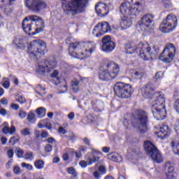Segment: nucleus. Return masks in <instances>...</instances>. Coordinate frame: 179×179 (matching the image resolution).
I'll use <instances>...</instances> for the list:
<instances>
[{
	"instance_id": "1",
	"label": "nucleus",
	"mask_w": 179,
	"mask_h": 179,
	"mask_svg": "<svg viewBox=\"0 0 179 179\" xmlns=\"http://www.w3.org/2000/svg\"><path fill=\"white\" fill-rule=\"evenodd\" d=\"M125 51L127 54H134V52H139V57L144 61H149V59H155L159 55V48L153 46L152 48L148 43H143L140 42L136 47L134 45L127 43L125 45Z\"/></svg>"
},
{
	"instance_id": "2",
	"label": "nucleus",
	"mask_w": 179,
	"mask_h": 179,
	"mask_svg": "<svg viewBox=\"0 0 179 179\" xmlns=\"http://www.w3.org/2000/svg\"><path fill=\"white\" fill-rule=\"evenodd\" d=\"M96 48L94 42H75L69 43V54L71 57L83 59L92 55Z\"/></svg>"
},
{
	"instance_id": "3",
	"label": "nucleus",
	"mask_w": 179,
	"mask_h": 179,
	"mask_svg": "<svg viewBox=\"0 0 179 179\" xmlns=\"http://www.w3.org/2000/svg\"><path fill=\"white\" fill-rule=\"evenodd\" d=\"M22 27L24 33L30 34L31 32V36H36L44 30L45 24L43 18L34 15H29L23 20Z\"/></svg>"
},
{
	"instance_id": "4",
	"label": "nucleus",
	"mask_w": 179,
	"mask_h": 179,
	"mask_svg": "<svg viewBox=\"0 0 179 179\" xmlns=\"http://www.w3.org/2000/svg\"><path fill=\"white\" fill-rule=\"evenodd\" d=\"M151 104V111L157 120H163L166 114V96L163 92H158L153 94L150 100H148Z\"/></svg>"
},
{
	"instance_id": "5",
	"label": "nucleus",
	"mask_w": 179,
	"mask_h": 179,
	"mask_svg": "<svg viewBox=\"0 0 179 179\" xmlns=\"http://www.w3.org/2000/svg\"><path fill=\"white\" fill-rule=\"evenodd\" d=\"M89 0H62V7L66 15L72 16L83 13Z\"/></svg>"
},
{
	"instance_id": "6",
	"label": "nucleus",
	"mask_w": 179,
	"mask_h": 179,
	"mask_svg": "<svg viewBox=\"0 0 179 179\" xmlns=\"http://www.w3.org/2000/svg\"><path fill=\"white\" fill-rule=\"evenodd\" d=\"M131 125L138 129L141 134L148 132L149 129V117L148 112L142 110H136L131 115Z\"/></svg>"
},
{
	"instance_id": "7",
	"label": "nucleus",
	"mask_w": 179,
	"mask_h": 179,
	"mask_svg": "<svg viewBox=\"0 0 179 179\" xmlns=\"http://www.w3.org/2000/svg\"><path fill=\"white\" fill-rule=\"evenodd\" d=\"M120 73V66L114 62H108L103 66V71L99 72L100 80H113Z\"/></svg>"
},
{
	"instance_id": "8",
	"label": "nucleus",
	"mask_w": 179,
	"mask_h": 179,
	"mask_svg": "<svg viewBox=\"0 0 179 179\" xmlns=\"http://www.w3.org/2000/svg\"><path fill=\"white\" fill-rule=\"evenodd\" d=\"M143 0H125L120 6L122 15L136 16L139 15V8H142Z\"/></svg>"
},
{
	"instance_id": "9",
	"label": "nucleus",
	"mask_w": 179,
	"mask_h": 179,
	"mask_svg": "<svg viewBox=\"0 0 179 179\" xmlns=\"http://www.w3.org/2000/svg\"><path fill=\"white\" fill-rule=\"evenodd\" d=\"M47 52V45L42 40H34L28 46V53L31 58H40Z\"/></svg>"
},
{
	"instance_id": "10",
	"label": "nucleus",
	"mask_w": 179,
	"mask_h": 179,
	"mask_svg": "<svg viewBox=\"0 0 179 179\" xmlns=\"http://www.w3.org/2000/svg\"><path fill=\"white\" fill-rule=\"evenodd\" d=\"M113 89L115 94L120 99H129L134 92L132 85L122 82L117 83Z\"/></svg>"
},
{
	"instance_id": "11",
	"label": "nucleus",
	"mask_w": 179,
	"mask_h": 179,
	"mask_svg": "<svg viewBox=\"0 0 179 179\" xmlns=\"http://www.w3.org/2000/svg\"><path fill=\"white\" fill-rule=\"evenodd\" d=\"M177 17L174 14H169L160 24L159 29L162 33H170L177 27Z\"/></svg>"
},
{
	"instance_id": "12",
	"label": "nucleus",
	"mask_w": 179,
	"mask_h": 179,
	"mask_svg": "<svg viewBox=\"0 0 179 179\" xmlns=\"http://www.w3.org/2000/svg\"><path fill=\"white\" fill-rule=\"evenodd\" d=\"M144 149L147 155L151 157L153 162H155V163H162L163 162L162 154L152 142L149 141H145L144 143Z\"/></svg>"
},
{
	"instance_id": "13",
	"label": "nucleus",
	"mask_w": 179,
	"mask_h": 179,
	"mask_svg": "<svg viewBox=\"0 0 179 179\" xmlns=\"http://www.w3.org/2000/svg\"><path fill=\"white\" fill-rule=\"evenodd\" d=\"M176 55V46L173 43H167L164 48V50L159 57V59L165 62V64H170L172 62Z\"/></svg>"
},
{
	"instance_id": "14",
	"label": "nucleus",
	"mask_w": 179,
	"mask_h": 179,
	"mask_svg": "<svg viewBox=\"0 0 179 179\" xmlns=\"http://www.w3.org/2000/svg\"><path fill=\"white\" fill-rule=\"evenodd\" d=\"M24 6L28 10L34 13H40L41 10L47 9V3L43 0H25Z\"/></svg>"
},
{
	"instance_id": "15",
	"label": "nucleus",
	"mask_w": 179,
	"mask_h": 179,
	"mask_svg": "<svg viewBox=\"0 0 179 179\" xmlns=\"http://www.w3.org/2000/svg\"><path fill=\"white\" fill-rule=\"evenodd\" d=\"M55 68H57V60L55 57H50L44 61L43 64L38 66L36 71L39 75H43L45 73H50Z\"/></svg>"
},
{
	"instance_id": "16",
	"label": "nucleus",
	"mask_w": 179,
	"mask_h": 179,
	"mask_svg": "<svg viewBox=\"0 0 179 179\" xmlns=\"http://www.w3.org/2000/svg\"><path fill=\"white\" fill-rule=\"evenodd\" d=\"M91 150L92 157L89 156V154H87L85 157L86 161L82 160L79 162L80 167H82L83 169L87 167V164H93V163H96V162H99V160L100 159V157L99 156L101 155V152L94 150L93 148H92Z\"/></svg>"
},
{
	"instance_id": "17",
	"label": "nucleus",
	"mask_w": 179,
	"mask_h": 179,
	"mask_svg": "<svg viewBox=\"0 0 179 179\" xmlns=\"http://www.w3.org/2000/svg\"><path fill=\"white\" fill-rule=\"evenodd\" d=\"M138 24L143 30L152 29L155 24V15L152 14H146L143 15L139 21Z\"/></svg>"
},
{
	"instance_id": "18",
	"label": "nucleus",
	"mask_w": 179,
	"mask_h": 179,
	"mask_svg": "<svg viewBox=\"0 0 179 179\" xmlns=\"http://www.w3.org/2000/svg\"><path fill=\"white\" fill-rule=\"evenodd\" d=\"M101 50L104 52H111L115 50V43L111 40L110 36H105L102 38Z\"/></svg>"
},
{
	"instance_id": "19",
	"label": "nucleus",
	"mask_w": 179,
	"mask_h": 179,
	"mask_svg": "<svg viewBox=\"0 0 179 179\" xmlns=\"http://www.w3.org/2000/svg\"><path fill=\"white\" fill-rule=\"evenodd\" d=\"M94 30V31H98V33L96 34V37H101L104 33H108V31H111V27L108 22H103L98 23L95 26Z\"/></svg>"
},
{
	"instance_id": "20",
	"label": "nucleus",
	"mask_w": 179,
	"mask_h": 179,
	"mask_svg": "<svg viewBox=\"0 0 179 179\" xmlns=\"http://www.w3.org/2000/svg\"><path fill=\"white\" fill-rule=\"evenodd\" d=\"M58 75H59L58 70H54L50 76L51 78L57 79L58 85H59V83L61 84L59 85L61 89L60 93H66V92H68V85H66V81L63 77L58 78Z\"/></svg>"
},
{
	"instance_id": "21",
	"label": "nucleus",
	"mask_w": 179,
	"mask_h": 179,
	"mask_svg": "<svg viewBox=\"0 0 179 179\" xmlns=\"http://www.w3.org/2000/svg\"><path fill=\"white\" fill-rule=\"evenodd\" d=\"M175 131L179 134V120L175 124ZM173 153L179 156V136L173 138L171 143Z\"/></svg>"
},
{
	"instance_id": "22",
	"label": "nucleus",
	"mask_w": 179,
	"mask_h": 179,
	"mask_svg": "<svg viewBox=\"0 0 179 179\" xmlns=\"http://www.w3.org/2000/svg\"><path fill=\"white\" fill-rule=\"evenodd\" d=\"M13 43L16 47V48H18L19 50H23L26 48L27 41L24 36H17L13 38Z\"/></svg>"
},
{
	"instance_id": "23",
	"label": "nucleus",
	"mask_w": 179,
	"mask_h": 179,
	"mask_svg": "<svg viewBox=\"0 0 179 179\" xmlns=\"http://www.w3.org/2000/svg\"><path fill=\"white\" fill-rule=\"evenodd\" d=\"M95 10L99 16L103 17L108 15V7L104 3H98L95 6Z\"/></svg>"
},
{
	"instance_id": "24",
	"label": "nucleus",
	"mask_w": 179,
	"mask_h": 179,
	"mask_svg": "<svg viewBox=\"0 0 179 179\" xmlns=\"http://www.w3.org/2000/svg\"><path fill=\"white\" fill-rule=\"evenodd\" d=\"M156 135H157L158 138L161 139H164L170 135V129L169 126L166 124H163L161 126L158 130V131L155 132Z\"/></svg>"
},
{
	"instance_id": "25",
	"label": "nucleus",
	"mask_w": 179,
	"mask_h": 179,
	"mask_svg": "<svg viewBox=\"0 0 179 179\" xmlns=\"http://www.w3.org/2000/svg\"><path fill=\"white\" fill-rule=\"evenodd\" d=\"M131 26H132V21L131 20V18L127 17V15H124V16L121 17L120 20V27H121L122 30L129 29Z\"/></svg>"
},
{
	"instance_id": "26",
	"label": "nucleus",
	"mask_w": 179,
	"mask_h": 179,
	"mask_svg": "<svg viewBox=\"0 0 179 179\" xmlns=\"http://www.w3.org/2000/svg\"><path fill=\"white\" fill-rule=\"evenodd\" d=\"M153 86L151 84H148L145 85V87L143 89L144 97H145V99H148V100H150V99L153 97Z\"/></svg>"
},
{
	"instance_id": "27",
	"label": "nucleus",
	"mask_w": 179,
	"mask_h": 179,
	"mask_svg": "<svg viewBox=\"0 0 179 179\" xmlns=\"http://www.w3.org/2000/svg\"><path fill=\"white\" fill-rule=\"evenodd\" d=\"M108 159H109V160H112V162H116L117 163H121V162H122V157L117 152L108 154Z\"/></svg>"
},
{
	"instance_id": "28",
	"label": "nucleus",
	"mask_w": 179,
	"mask_h": 179,
	"mask_svg": "<svg viewBox=\"0 0 179 179\" xmlns=\"http://www.w3.org/2000/svg\"><path fill=\"white\" fill-rule=\"evenodd\" d=\"M3 125H5V127L3 128L2 131L6 135H8V134H9L10 135H13V134H15V132L16 131V128L15 127V126L9 127L6 126L8 125V123L6 122H4Z\"/></svg>"
},
{
	"instance_id": "29",
	"label": "nucleus",
	"mask_w": 179,
	"mask_h": 179,
	"mask_svg": "<svg viewBox=\"0 0 179 179\" xmlns=\"http://www.w3.org/2000/svg\"><path fill=\"white\" fill-rule=\"evenodd\" d=\"M47 121H48V119L41 120V122L38 123V127L40 128V129H43V128L52 129V127L51 126V123Z\"/></svg>"
},
{
	"instance_id": "30",
	"label": "nucleus",
	"mask_w": 179,
	"mask_h": 179,
	"mask_svg": "<svg viewBox=\"0 0 179 179\" xmlns=\"http://www.w3.org/2000/svg\"><path fill=\"white\" fill-rule=\"evenodd\" d=\"M165 170L168 171V173H166L167 177H171L173 173H174V166L170 162H166L165 164Z\"/></svg>"
},
{
	"instance_id": "31",
	"label": "nucleus",
	"mask_w": 179,
	"mask_h": 179,
	"mask_svg": "<svg viewBox=\"0 0 179 179\" xmlns=\"http://www.w3.org/2000/svg\"><path fill=\"white\" fill-rule=\"evenodd\" d=\"M71 87L74 93H78L79 90V80L71 81Z\"/></svg>"
},
{
	"instance_id": "32",
	"label": "nucleus",
	"mask_w": 179,
	"mask_h": 179,
	"mask_svg": "<svg viewBox=\"0 0 179 179\" xmlns=\"http://www.w3.org/2000/svg\"><path fill=\"white\" fill-rule=\"evenodd\" d=\"M24 159L29 162H31V160H34V154H33L31 151H28L24 155Z\"/></svg>"
},
{
	"instance_id": "33",
	"label": "nucleus",
	"mask_w": 179,
	"mask_h": 179,
	"mask_svg": "<svg viewBox=\"0 0 179 179\" xmlns=\"http://www.w3.org/2000/svg\"><path fill=\"white\" fill-rule=\"evenodd\" d=\"M27 120L29 122H31V124H34L36 122V115H34V113H33V111H30L28 113Z\"/></svg>"
},
{
	"instance_id": "34",
	"label": "nucleus",
	"mask_w": 179,
	"mask_h": 179,
	"mask_svg": "<svg viewBox=\"0 0 179 179\" xmlns=\"http://www.w3.org/2000/svg\"><path fill=\"white\" fill-rule=\"evenodd\" d=\"M34 166L38 170H41L42 169H44V161L36 160L34 162Z\"/></svg>"
},
{
	"instance_id": "35",
	"label": "nucleus",
	"mask_w": 179,
	"mask_h": 179,
	"mask_svg": "<svg viewBox=\"0 0 179 179\" xmlns=\"http://www.w3.org/2000/svg\"><path fill=\"white\" fill-rule=\"evenodd\" d=\"M36 114H38V117H41V118H43V117H45V108L43 107H41L39 108H37L36 110Z\"/></svg>"
},
{
	"instance_id": "36",
	"label": "nucleus",
	"mask_w": 179,
	"mask_h": 179,
	"mask_svg": "<svg viewBox=\"0 0 179 179\" xmlns=\"http://www.w3.org/2000/svg\"><path fill=\"white\" fill-rule=\"evenodd\" d=\"M41 92H45V87L38 84L36 87V94H38V96H41L43 97V94H41Z\"/></svg>"
},
{
	"instance_id": "37",
	"label": "nucleus",
	"mask_w": 179,
	"mask_h": 179,
	"mask_svg": "<svg viewBox=\"0 0 179 179\" xmlns=\"http://www.w3.org/2000/svg\"><path fill=\"white\" fill-rule=\"evenodd\" d=\"M15 153L18 159H22V157H24V156H23V155H24V151L20 149V148H17L15 149Z\"/></svg>"
},
{
	"instance_id": "38",
	"label": "nucleus",
	"mask_w": 179,
	"mask_h": 179,
	"mask_svg": "<svg viewBox=\"0 0 179 179\" xmlns=\"http://www.w3.org/2000/svg\"><path fill=\"white\" fill-rule=\"evenodd\" d=\"M20 138L17 136H13L10 138L8 143H10V146H13L15 143H17V141H20Z\"/></svg>"
},
{
	"instance_id": "39",
	"label": "nucleus",
	"mask_w": 179,
	"mask_h": 179,
	"mask_svg": "<svg viewBox=\"0 0 179 179\" xmlns=\"http://www.w3.org/2000/svg\"><path fill=\"white\" fill-rule=\"evenodd\" d=\"M132 76H133V78H134V79H142V78L143 76V73H142L141 71H134L132 73Z\"/></svg>"
},
{
	"instance_id": "40",
	"label": "nucleus",
	"mask_w": 179,
	"mask_h": 179,
	"mask_svg": "<svg viewBox=\"0 0 179 179\" xmlns=\"http://www.w3.org/2000/svg\"><path fill=\"white\" fill-rule=\"evenodd\" d=\"M15 100L20 104H24L26 103V99L23 96H17Z\"/></svg>"
},
{
	"instance_id": "41",
	"label": "nucleus",
	"mask_w": 179,
	"mask_h": 179,
	"mask_svg": "<svg viewBox=\"0 0 179 179\" xmlns=\"http://www.w3.org/2000/svg\"><path fill=\"white\" fill-rule=\"evenodd\" d=\"M66 171L69 174H71L73 177H76V176H77L76 171L75 170V168H73V167L67 168Z\"/></svg>"
},
{
	"instance_id": "42",
	"label": "nucleus",
	"mask_w": 179,
	"mask_h": 179,
	"mask_svg": "<svg viewBox=\"0 0 179 179\" xmlns=\"http://www.w3.org/2000/svg\"><path fill=\"white\" fill-rule=\"evenodd\" d=\"M21 166L22 167V169H27V170H33V166L30 164L22 162L21 164Z\"/></svg>"
},
{
	"instance_id": "43",
	"label": "nucleus",
	"mask_w": 179,
	"mask_h": 179,
	"mask_svg": "<svg viewBox=\"0 0 179 179\" xmlns=\"http://www.w3.org/2000/svg\"><path fill=\"white\" fill-rule=\"evenodd\" d=\"M173 108L176 110V113L179 114V99L175 101L173 103Z\"/></svg>"
},
{
	"instance_id": "44",
	"label": "nucleus",
	"mask_w": 179,
	"mask_h": 179,
	"mask_svg": "<svg viewBox=\"0 0 179 179\" xmlns=\"http://www.w3.org/2000/svg\"><path fill=\"white\" fill-rule=\"evenodd\" d=\"M18 115L20 118L23 120V118H26V117H27V113L24 112V110H20Z\"/></svg>"
},
{
	"instance_id": "45",
	"label": "nucleus",
	"mask_w": 179,
	"mask_h": 179,
	"mask_svg": "<svg viewBox=\"0 0 179 179\" xmlns=\"http://www.w3.org/2000/svg\"><path fill=\"white\" fill-rule=\"evenodd\" d=\"M92 176H93L94 178H95V179L101 178V174L100 173V172L99 171H96L93 172Z\"/></svg>"
},
{
	"instance_id": "46",
	"label": "nucleus",
	"mask_w": 179,
	"mask_h": 179,
	"mask_svg": "<svg viewBox=\"0 0 179 179\" xmlns=\"http://www.w3.org/2000/svg\"><path fill=\"white\" fill-rule=\"evenodd\" d=\"M13 172L17 174V176L22 174V170L18 166L14 167Z\"/></svg>"
},
{
	"instance_id": "47",
	"label": "nucleus",
	"mask_w": 179,
	"mask_h": 179,
	"mask_svg": "<svg viewBox=\"0 0 179 179\" xmlns=\"http://www.w3.org/2000/svg\"><path fill=\"white\" fill-rule=\"evenodd\" d=\"M2 86L4 89H9L10 87V83L8 80H6L2 83Z\"/></svg>"
},
{
	"instance_id": "48",
	"label": "nucleus",
	"mask_w": 179,
	"mask_h": 179,
	"mask_svg": "<svg viewBox=\"0 0 179 179\" xmlns=\"http://www.w3.org/2000/svg\"><path fill=\"white\" fill-rule=\"evenodd\" d=\"M162 2L164 5L165 8H170L171 6V1H170V0H162Z\"/></svg>"
},
{
	"instance_id": "49",
	"label": "nucleus",
	"mask_w": 179,
	"mask_h": 179,
	"mask_svg": "<svg viewBox=\"0 0 179 179\" xmlns=\"http://www.w3.org/2000/svg\"><path fill=\"white\" fill-rule=\"evenodd\" d=\"M9 112L6 111L5 108H1L0 109V115L3 117H5V115H9Z\"/></svg>"
},
{
	"instance_id": "50",
	"label": "nucleus",
	"mask_w": 179,
	"mask_h": 179,
	"mask_svg": "<svg viewBox=\"0 0 179 179\" xmlns=\"http://www.w3.org/2000/svg\"><path fill=\"white\" fill-rule=\"evenodd\" d=\"M21 133L24 136H26L30 134V129L25 128L21 131Z\"/></svg>"
},
{
	"instance_id": "51",
	"label": "nucleus",
	"mask_w": 179,
	"mask_h": 179,
	"mask_svg": "<svg viewBox=\"0 0 179 179\" xmlns=\"http://www.w3.org/2000/svg\"><path fill=\"white\" fill-rule=\"evenodd\" d=\"M122 124L125 128H128V127L130 125V122L128 120V119H123Z\"/></svg>"
},
{
	"instance_id": "52",
	"label": "nucleus",
	"mask_w": 179,
	"mask_h": 179,
	"mask_svg": "<svg viewBox=\"0 0 179 179\" xmlns=\"http://www.w3.org/2000/svg\"><path fill=\"white\" fill-rule=\"evenodd\" d=\"M86 150H87V148L83 146V145H80L78 147V152H80V153H85L86 152Z\"/></svg>"
},
{
	"instance_id": "53",
	"label": "nucleus",
	"mask_w": 179,
	"mask_h": 179,
	"mask_svg": "<svg viewBox=\"0 0 179 179\" xmlns=\"http://www.w3.org/2000/svg\"><path fill=\"white\" fill-rule=\"evenodd\" d=\"M19 108H20V106L17 103H13L10 105V108H12V110H15V111H17V109Z\"/></svg>"
},
{
	"instance_id": "54",
	"label": "nucleus",
	"mask_w": 179,
	"mask_h": 179,
	"mask_svg": "<svg viewBox=\"0 0 179 179\" xmlns=\"http://www.w3.org/2000/svg\"><path fill=\"white\" fill-rule=\"evenodd\" d=\"M52 150V146L51 145L48 144L46 145L45 147V151L47 152L48 153H50Z\"/></svg>"
},
{
	"instance_id": "55",
	"label": "nucleus",
	"mask_w": 179,
	"mask_h": 179,
	"mask_svg": "<svg viewBox=\"0 0 179 179\" xmlns=\"http://www.w3.org/2000/svg\"><path fill=\"white\" fill-rule=\"evenodd\" d=\"M7 155L9 157V159H12V157H13V149H10L7 151Z\"/></svg>"
},
{
	"instance_id": "56",
	"label": "nucleus",
	"mask_w": 179,
	"mask_h": 179,
	"mask_svg": "<svg viewBox=\"0 0 179 179\" xmlns=\"http://www.w3.org/2000/svg\"><path fill=\"white\" fill-rule=\"evenodd\" d=\"M99 171H100L102 176L104 175L106 173V167L103 166H100L99 167Z\"/></svg>"
},
{
	"instance_id": "57",
	"label": "nucleus",
	"mask_w": 179,
	"mask_h": 179,
	"mask_svg": "<svg viewBox=\"0 0 179 179\" xmlns=\"http://www.w3.org/2000/svg\"><path fill=\"white\" fill-rule=\"evenodd\" d=\"M58 132L62 135H65V134H66V130L64 127H61L59 128Z\"/></svg>"
},
{
	"instance_id": "58",
	"label": "nucleus",
	"mask_w": 179,
	"mask_h": 179,
	"mask_svg": "<svg viewBox=\"0 0 179 179\" xmlns=\"http://www.w3.org/2000/svg\"><path fill=\"white\" fill-rule=\"evenodd\" d=\"M74 154L76 159H82V152H80L79 150L75 151Z\"/></svg>"
},
{
	"instance_id": "59",
	"label": "nucleus",
	"mask_w": 179,
	"mask_h": 179,
	"mask_svg": "<svg viewBox=\"0 0 179 179\" xmlns=\"http://www.w3.org/2000/svg\"><path fill=\"white\" fill-rule=\"evenodd\" d=\"M163 78V73L162 72H157L155 74V78L157 80V79H162Z\"/></svg>"
},
{
	"instance_id": "60",
	"label": "nucleus",
	"mask_w": 179,
	"mask_h": 179,
	"mask_svg": "<svg viewBox=\"0 0 179 179\" xmlns=\"http://www.w3.org/2000/svg\"><path fill=\"white\" fill-rule=\"evenodd\" d=\"M69 120H70L71 121L73 120L75 118V113L71 112L68 115H67Z\"/></svg>"
},
{
	"instance_id": "61",
	"label": "nucleus",
	"mask_w": 179,
	"mask_h": 179,
	"mask_svg": "<svg viewBox=\"0 0 179 179\" xmlns=\"http://www.w3.org/2000/svg\"><path fill=\"white\" fill-rule=\"evenodd\" d=\"M1 104H3L4 106H7L8 104V99L6 98L3 97L0 100Z\"/></svg>"
},
{
	"instance_id": "62",
	"label": "nucleus",
	"mask_w": 179,
	"mask_h": 179,
	"mask_svg": "<svg viewBox=\"0 0 179 179\" xmlns=\"http://www.w3.org/2000/svg\"><path fill=\"white\" fill-rule=\"evenodd\" d=\"M46 142L48 143H54V142H55V138L52 137H50L47 138Z\"/></svg>"
},
{
	"instance_id": "63",
	"label": "nucleus",
	"mask_w": 179,
	"mask_h": 179,
	"mask_svg": "<svg viewBox=\"0 0 179 179\" xmlns=\"http://www.w3.org/2000/svg\"><path fill=\"white\" fill-rule=\"evenodd\" d=\"M41 136L42 138H48V132H47L46 131L43 130V131H42V133H41Z\"/></svg>"
},
{
	"instance_id": "64",
	"label": "nucleus",
	"mask_w": 179,
	"mask_h": 179,
	"mask_svg": "<svg viewBox=\"0 0 179 179\" xmlns=\"http://www.w3.org/2000/svg\"><path fill=\"white\" fill-rule=\"evenodd\" d=\"M102 152H103V153H108V152H110V147L102 148Z\"/></svg>"
}]
</instances>
